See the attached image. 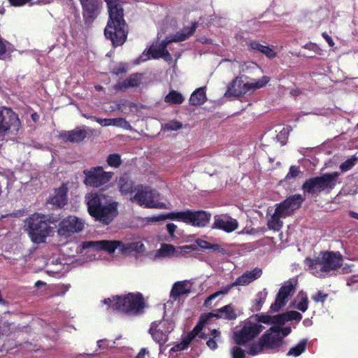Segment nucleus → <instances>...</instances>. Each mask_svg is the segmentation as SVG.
<instances>
[{
	"label": "nucleus",
	"mask_w": 358,
	"mask_h": 358,
	"mask_svg": "<svg viewBox=\"0 0 358 358\" xmlns=\"http://www.w3.org/2000/svg\"><path fill=\"white\" fill-rule=\"evenodd\" d=\"M83 174L84 183L87 186L99 187L110 180L113 173L103 171L101 166H96L84 170Z\"/></svg>",
	"instance_id": "2eb2a0df"
},
{
	"label": "nucleus",
	"mask_w": 358,
	"mask_h": 358,
	"mask_svg": "<svg viewBox=\"0 0 358 358\" xmlns=\"http://www.w3.org/2000/svg\"><path fill=\"white\" fill-rule=\"evenodd\" d=\"M304 200L301 194H294L284 201L276 204L275 212L267 221V226L269 229L278 231L283 226L282 218H285L292 214L299 208Z\"/></svg>",
	"instance_id": "1a4fd4ad"
},
{
	"label": "nucleus",
	"mask_w": 358,
	"mask_h": 358,
	"mask_svg": "<svg viewBox=\"0 0 358 358\" xmlns=\"http://www.w3.org/2000/svg\"><path fill=\"white\" fill-rule=\"evenodd\" d=\"M107 163L110 166L117 168L121 164L120 156L118 154H112L108 157Z\"/></svg>",
	"instance_id": "a18cd8bd"
},
{
	"label": "nucleus",
	"mask_w": 358,
	"mask_h": 358,
	"mask_svg": "<svg viewBox=\"0 0 358 358\" xmlns=\"http://www.w3.org/2000/svg\"><path fill=\"white\" fill-rule=\"evenodd\" d=\"M270 81L268 76H263L259 79H251L244 82L241 78L236 77L228 87L229 95L239 96L248 93H252L264 86Z\"/></svg>",
	"instance_id": "9b49d317"
},
{
	"label": "nucleus",
	"mask_w": 358,
	"mask_h": 358,
	"mask_svg": "<svg viewBox=\"0 0 358 358\" xmlns=\"http://www.w3.org/2000/svg\"><path fill=\"white\" fill-rule=\"evenodd\" d=\"M174 327L175 325L172 321L163 319L160 321L153 322L149 331L153 340L159 345H162L168 341L169 334Z\"/></svg>",
	"instance_id": "dca6fc26"
},
{
	"label": "nucleus",
	"mask_w": 358,
	"mask_h": 358,
	"mask_svg": "<svg viewBox=\"0 0 358 358\" xmlns=\"http://www.w3.org/2000/svg\"><path fill=\"white\" fill-rule=\"evenodd\" d=\"M88 130L87 127H77L71 131L64 132L62 136L67 141L78 143L86 138Z\"/></svg>",
	"instance_id": "b1692460"
},
{
	"label": "nucleus",
	"mask_w": 358,
	"mask_h": 358,
	"mask_svg": "<svg viewBox=\"0 0 358 358\" xmlns=\"http://www.w3.org/2000/svg\"><path fill=\"white\" fill-rule=\"evenodd\" d=\"M338 176V172H332L309 178L303 184L302 189L305 194L312 196H317L322 192L329 193L335 187Z\"/></svg>",
	"instance_id": "9d476101"
},
{
	"label": "nucleus",
	"mask_w": 358,
	"mask_h": 358,
	"mask_svg": "<svg viewBox=\"0 0 358 358\" xmlns=\"http://www.w3.org/2000/svg\"><path fill=\"white\" fill-rule=\"evenodd\" d=\"M236 286V285H234V282L227 285L224 287H222L219 291L213 293V294L210 295L204 301V306L206 307H208L210 306L211 302L213 299H216L220 295H226L227 294L229 291L232 289V287Z\"/></svg>",
	"instance_id": "72a5a7b5"
},
{
	"label": "nucleus",
	"mask_w": 358,
	"mask_h": 358,
	"mask_svg": "<svg viewBox=\"0 0 358 358\" xmlns=\"http://www.w3.org/2000/svg\"><path fill=\"white\" fill-rule=\"evenodd\" d=\"M109 13V20L104 34L114 46L122 45L127 37V24L123 18V8L119 0H105Z\"/></svg>",
	"instance_id": "f03ea898"
},
{
	"label": "nucleus",
	"mask_w": 358,
	"mask_h": 358,
	"mask_svg": "<svg viewBox=\"0 0 358 358\" xmlns=\"http://www.w3.org/2000/svg\"><path fill=\"white\" fill-rule=\"evenodd\" d=\"M278 317V315L269 316V315H256L255 316L251 317V318H256L257 321L259 322V324H261V323H264V324H274L275 325V324H279L278 322H277V321H278V320H277Z\"/></svg>",
	"instance_id": "4c0bfd02"
},
{
	"label": "nucleus",
	"mask_w": 358,
	"mask_h": 358,
	"mask_svg": "<svg viewBox=\"0 0 358 358\" xmlns=\"http://www.w3.org/2000/svg\"><path fill=\"white\" fill-rule=\"evenodd\" d=\"M282 324H275L274 327H278L280 331V337L281 339L283 340V338L289 335L291 332V328L286 327H281Z\"/></svg>",
	"instance_id": "4d7b16f0"
},
{
	"label": "nucleus",
	"mask_w": 358,
	"mask_h": 358,
	"mask_svg": "<svg viewBox=\"0 0 358 358\" xmlns=\"http://www.w3.org/2000/svg\"><path fill=\"white\" fill-rule=\"evenodd\" d=\"M262 274V269L255 268L252 271L244 273L234 282L236 286H245L258 279Z\"/></svg>",
	"instance_id": "a878e982"
},
{
	"label": "nucleus",
	"mask_w": 358,
	"mask_h": 358,
	"mask_svg": "<svg viewBox=\"0 0 358 358\" xmlns=\"http://www.w3.org/2000/svg\"><path fill=\"white\" fill-rule=\"evenodd\" d=\"M268 295V292L266 289H264L262 291L258 292L256 295L255 303L254 306V309L255 311L260 310L262 304L264 303L266 296Z\"/></svg>",
	"instance_id": "e433bc0d"
},
{
	"label": "nucleus",
	"mask_w": 358,
	"mask_h": 358,
	"mask_svg": "<svg viewBox=\"0 0 358 358\" xmlns=\"http://www.w3.org/2000/svg\"><path fill=\"white\" fill-rule=\"evenodd\" d=\"M264 349H265L264 345L261 342V338H259L258 343H253L248 350V354L255 356L263 352Z\"/></svg>",
	"instance_id": "a19ab883"
},
{
	"label": "nucleus",
	"mask_w": 358,
	"mask_h": 358,
	"mask_svg": "<svg viewBox=\"0 0 358 358\" xmlns=\"http://www.w3.org/2000/svg\"><path fill=\"white\" fill-rule=\"evenodd\" d=\"M327 296H328L327 294H324L322 292L319 291L312 296V299L315 302L323 303L327 299Z\"/></svg>",
	"instance_id": "6e6d98bb"
},
{
	"label": "nucleus",
	"mask_w": 358,
	"mask_h": 358,
	"mask_svg": "<svg viewBox=\"0 0 358 358\" xmlns=\"http://www.w3.org/2000/svg\"><path fill=\"white\" fill-rule=\"evenodd\" d=\"M58 220L59 217L52 215L39 213L31 215L25 220V227L31 241L37 244L45 242L47 237L52 231L50 224H55Z\"/></svg>",
	"instance_id": "39448f33"
},
{
	"label": "nucleus",
	"mask_w": 358,
	"mask_h": 358,
	"mask_svg": "<svg viewBox=\"0 0 358 358\" xmlns=\"http://www.w3.org/2000/svg\"><path fill=\"white\" fill-rule=\"evenodd\" d=\"M177 228V226L173 223H169L166 225V229L171 236H173L174 232Z\"/></svg>",
	"instance_id": "e2e57ef3"
},
{
	"label": "nucleus",
	"mask_w": 358,
	"mask_h": 358,
	"mask_svg": "<svg viewBox=\"0 0 358 358\" xmlns=\"http://www.w3.org/2000/svg\"><path fill=\"white\" fill-rule=\"evenodd\" d=\"M238 227V221L227 214L215 215L211 228L222 230L226 233H231Z\"/></svg>",
	"instance_id": "aec40b11"
},
{
	"label": "nucleus",
	"mask_w": 358,
	"mask_h": 358,
	"mask_svg": "<svg viewBox=\"0 0 358 358\" xmlns=\"http://www.w3.org/2000/svg\"><path fill=\"white\" fill-rule=\"evenodd\" d=\"M83 8V15L93 20L98 15L99 3L98 0H80Z\"/></svg>",
	"instance_id": "393cba45"
},
{
	"label": "nucleus",
	"mask_w": 358,
	"mask_h": 358,
	"mask_svg": "<svg viewBox=\"0 0 358 358\" xmlns=\"http://www.w3.org/2000/svg\"><path fill=\"white\" fill-rule=\"evenodd\" d=\"M197 22H194L192 24L191 27H184L182 31L177 32L173 36L167 37L159 44L151 45L147 52L144 51L142 55L136 59L135 64H139L141 62H145L150 58H162L166 62H171L172 61V57L166 49L168 45L171 42H180L186 40L195 32Z\"/></svg>",
	"instance_id": "7ed1b4c3"
},
{
	"label": "nucleus",
	"mask_w": 358,
	"mask_h": 358,
	"mask_svg": "<svg viewBox=\"0 0 358 358\" xmlns=\"http://www.w3.org/2000/svg\"><path fill=\"white\" fill-rule=\"evenodd\" d=\"M176 255L174 246L170 244L164 243L161 248L156 250L153 259L157 260L162 258L173 257Z\"/></svg>",
	"instance_id": "c85d7f7f"
},
{
	"label": "nucleus",
	"mask_w": 358,
	"mask_h": 358,
	"mask_svg": "<svg viewBox=\"0 0 358 358\" xmlns=\"http://www.w3.org/2000/svg\"><path fill=\"white\" fill-rule=\"evenodd\" d=\"M166 219L182 222L193 227L203 228L210 224L211 213L203 210H187L184 211L171 212L149 218L152 222H158Z\"/></svg>",
	"instance_id": "0eeeda50"
},
{
	"label": "nucleus",
	"mask_w": 358,
	"mask_h": 358,
	"mask_svg": "<svg viewBox=\"0 0 358 358\" xmlns=\"http://www.w3.org/2000/svg\"><path fill=\"white\" fill-rule=\"evenodd\" d=\"M358 158L356 156H352L345 160L340 165V169L343 172H346L350 170L357 162Z\"/></svg>",
	"instance_id": "58836bf2"
},
{
	"label": "nucleus",
	"mask_w": 358,
	"mask_h": 358,
	"mask_svg": "<svg viewBox=\"0 0 358 358\" xmlns=\"http://www.w3.org/2000/svg\"><path fill=\"white\" fill-rule=\"evenodd\" d=\"M85 222L83 219L73 215L64 218L59 224L58 234L60 236L69 237L84 229Z\"/></svg>",
	"instance_id": "a211bd4d"
},
{
	"label": "nucleus",
	"mask_w": 358,
	"mask_h": 358,
	"mask_svg": "<svg viewBox=\"0 0 358 358\" xmlns=\"http://www.w3.org/2000/svg\"><path fill=\"white\" fill-rule=\"evenodd\" d=\"M294 292V285L291 282H287L280 288L274 303L271 306V310L273 312L279 311L283 306H285L287 301H288V297L292 295Z\"/></svg>",
	"instance_id": "412c9836"
},
{
	"label": "nucleus",
	"mask_w": 358,
	"mask_h": 358,
	"mask_svg": "<svg viewBox=\"0 0 358 358\" xmlns=\"http://www.w3.org/2000/svg\"><path fill=\"white\" fill-rule=\"evenodd\" d=\"M46 285V284H45L44 282H42V281H41V280H38V281H37V282H36L35 286H36V287H39L40 286H44V285Z\"/></svg>",
	"instance_id": "774afa93"
},
{
	"label": "nucleus",
	"mask_w": 358,
	"mask_h": 358,
	"mask_svg": "<svg viewBox=\"0 0 358 358\" xmlns=\"http://www.w3.org/2000/svg\"><path fill=\"white\" fill-rule=\"evenodd\" d=\"M198 245L203 249H210L213 250H217L220 246L217 244H211L206 241L204 240H198L197 241Z\"/></svg>",
	"instance_id": "3c124183"
},
{
	"label": "nucleus",
	"mask_w": 358,
	"mask_h": 358,
	"mask_svg": "<svg viewBox=\"0 0 358 358\" xmlns=\"http://www.w3.org/2000/svg\"><path fill=\"white\" fill-rule=\"evenodd\" d=\"M260 338L265 349L271 350L278 351L284 344V341L280 337V331L278 327H271Z\"/></svg>",
	"instance_id": "6ab92c4d"
},
{
	"label": "nucleus",
	"mask_w": 358,
	"mask_h": 358,
	"mask_svg": "<svg viewBox=\"0 0 358 358\" xmlns=\"http://www.w3.org/2000/svg\"><path fill=\"white\" fill-rule=\"evenodd\" d=\"M85 201L90 215L105 224H108L117 215V202L110 196L90 192L85 195Z\"/></svg>",
	"instance_id": "f257e3e1"
},
{
	"label": "nucleus",
	"mask_w": 358,
	"mask_h": 358,
	"mask_svg": "<svg viewBox=\"0 0 358 358\" xmlns=\"http://www.w3.org/2000/svg\"><path fill=\"white\" fill-rule=\"evenodd\" d=\"M322 37L325 39V41L328 43L330 47H333L334 45V43L331 36H329L327 33H322Z\"/></svg>",
	"instance_id": "69168bd1"
},
{
	"label": "nucleus",
	"mask_w": 358,
	"mask_h": 358,
	"mask_svg": "<svg viewBox=\"0 0 358 358\" xmlns=\"http://www.w3.org/2000/svg\"><path fill=\"white\" fill-rule=\"evenodd\" d=\"M104 305L114 310L124 313L129 315H137L143 313L145 303L140 293H129L122 296H113L102 301Z\"/></svg>",
	"instance_id": "423d86ee"
},
{
	"label": "nucleus",
	"mask_w": 358,
	"mask_h": 358,
	"mask_svg": "<svg viewBox=\"0 0 358 358\" xmlns=\"http://www.w3.org/2000/svg\"><path fill=\"white\" fill-rule=\"evenodd\" d=\"M196 337L201 339H208V336L205 331H202L198 324L195 326V327L192 329L191 332H189L185 337L183 338L182 341L180 343L176 345L174 347L171 348V351H182L185 349H187L190 343L195 339Z\"/></svg>",
	"instance_id": "4be33fe9"
},
{
	"label": "nucleus",
	"mask_w": 358,
	"mask_h": 358,
	"mask_svg": "<svg viewBox=\"0 0 358 358\" xmlns=\"http://www.w3.org/2000/svg\"><path fill=\"white\" fill-rule=\"evenodd\" d=\"M190 292L189 287L185 282H177L173 286L171 292V297L176 299L178 297L187 294Z\"/></svg>",
	"instance_id": "c756f323"
},
{
	"label": "nucleus",
	"mask_w": 358,
	"mask_h": 358,
	"mask_svg": "<svg viewBox=\"0 0 358 358\" xmlns=\"http://www.w3.org/2000/svg\"><path fill=\"white\" fill-rule=\"evenodd\" d=\"M13 50L12 45L0 37V57Z\"/></svg>",
	"instance_id": "c03bdc74"
},
{
	"label": "nucleus",
	"mask_w": 358,
	"mask_h": 358,
	"mask_svg": "<svg viewBox=\"0 0 358 358\" xmlns=\"http://www.w3.org/2000/svg\"><path fill=\"white\" fill-rule=\"evenodd\" d=\"M10 3L14 6H21L26 3H30L31 0H8Z\"/></svg>",
	"instance_id": "052dcab7"
},
{
	"label": "nucleus",
	"mask_w": 358,
	"mask_h": 358,
	"mask_svg": "<svg viewBox=\"0 0 358 358\" xmlns=\"http://www.w3.org/2000/svg\"><path fill=\"white\" fill-rule=\"evenodd\" d=\"M239 345H235L231 348V355L232 358H245V352Z\"/></svg>",
	"instance_id": "de8ad7c7"
},
{
	"label": "nucleus",
	"mask_w": 358,
	"mask_h": 358,
	"mask_svg": "<svg viewBox=\"0 0 358 358\" xmlns=\"http://www.w3.org/2000/svg\"><path fill=\"white\" fill-rule=\"evenodd\" d=\"M206 100L205 87H199L191 94L189 103L193 106H199L204 103Z\"/></svg>",
	"instance_id": "7c9ffc66"
},
{
	"label": "nucleus",
	"mask_w": 358,
	"mask_h": 358,
	"mask_svg": "<svg viewBox=\"0 0 358 358\" xmlns=\"http://www.w3.org/2000/svg\"><path fill=\"white\" fill-rule=\"evenodd\" d=\"M221 341L220 332L217 329L210 331V338L206 341L207 346L213 350L217 348V343Z\"/></svg>",
	"instance_id": "c9c22d12"
},
{
	"label": "nucleus",
	"mask_w": 358,
	"mask_h": 358,
	"mask_svg": "<svg viewBox=\"0 0 358 358\" xmlns=\"http://www.w3.org/2000/svg\"><path fill=\"white\" fill-rule=\"evenodd\" d=\"M256 66H257V64H256V63H254V62L245 63L244 64L242 65L241 70H242V71L245 72V71H246L247 69H253V68H255Z\"/></svg>",
	"instance_id": "0e129e2a"
},
{
	"label": "nucleus",
	"mask_w": 358,
	"mask_h": 358,
	"mask_svg": "<svg viewBox=\"0 0 358 358\" xmlns=\"http://www.w3.org/2000/svg\"><path fill=\"white\" fill-rule=\"evenodd\" d=\"M308 342V338L301 340L296 345L289 349L287 355L288 357H299L306 350Z\"/></svg>",
	"instance_id": "2f4dec72"
},
{
	"label": "nucleus",
	"mask_w": 358,
	"mask_h": 358,
	"mask_svg": "<svg viewBox=\"0 0 358 358\" xmlns=\"http://www.w3.org/2000/svg\"><path fill=\"white\" fill-rule=\"evenodd\" d=\"M212 317L227 320H234L237 317V314L234 306L232 304H228L220 308L215 310L214 312L201 315L197 324L202 331H204L205 325Z\"/></svg>",
	"instance_id": "f3484780"
},
{
	"label": "nucleus",
	"mask_w": 358,
	"mask_h": 358,
	"mask_svg": "<svg viewBox=\"0 0 358 358\" xmlns=\"http://www.w3.org/2000/svg\"><path fill=\"white\" fill-rule=\"evenodd\" d=\"M83 250H88L87 252L90 253L91 257L90 260L95 259V255L94 252L104 250L109 254H112L115 252L117 248H120V250H127L129 252H143L144 251V245L141 241H135L128 243L126 245H122V242L119 241H110V240H101L96 241H84L82 243Z\"/></svg>",
	"instance_id": "6e6552de"
},
{
	"label": "nucleus",
	"mask_w": 358,
	"mask_h": 358,
	"mask_svg": "<svg viewBox=\"0 0 358 358\" xmlns=\"http://www.w3.org/2000/svg\"><path fill=\"white\" fill-rule=\"evenodd\" d=\"M302 319V315L301 313H299L297 311L295 310H291L287 312L285 314H281L278 315V317H277V321L279 324H284V323L287 321H300Z\"/></svg>",
	"instance_id": "473e14b6"
},
{
	"label": "nucleus",
	"mask_w": 358,
	"mask_h": 358,
	"mask_svg": "<svg viewBox=\"0 0 358 358\" xmlns=\"http://www.w3.org/2000/svg\"><path fill=\"white\" fill-rule=\"evenodd\" d=\"M298 298L300 299V301L297 303L296 308L302 312L306 311L308 307L307 295L304 293H301L299 294Z\"/></svg>",
	"instance_id": "ea45409f"
},
{
	"label": "nucleus",
	"mask_w": 358,
	"mask_h": 358,
	"mask_svg": "<svg viewBox=\"0 0 358 358\" xmlns=\"http://www.w3.org/2000/svg\"><path fill=\"white\" fill-rule=\"evenodd\" d=\"M303 48L306 50H309L310 51L314 52L315 53H318L320 51L319 47L313 43H309L303 46Z\"/></svg>",
	"instance_id": "bf43d9fd"
},
{
	"label": "nucleus",
	"mask_w": 358,
	"mask_h": 358,
	"mask_svg": "<svg viewBox=\"0 0 358 358\" xmlns=\"http://www.w3.org/2000/svg\"><path fill=\"white\" fill-rule=\"evenodd\" d=\"M300 174H301V172L298 166H291L289 172L287 173L285 178V180L289 181L292 179H295L296 178L299 176Z\"/></svg>",
	"instance_id": "37998d69"
},
{
	"label": "nucleus",
	"mask_w": 358,
	"mask_h": 358,
	"mask_svg": "<svg viewBox=\"0 0 358 358\" xmlns=\"http://www.w3.org/2000/svg\"><path fill=\"white\" fill-rule=\"evenodd\" d=\"M18 116L11 109L0 108V141L4 140L6 133L16 134L20 129Z\"/></svg>",
	"instance_id": "f8f14e48"
},
{
	"label": "nucleus",
	"mask_w": 358,
	"mask_h": 358,
	"mask_svg": "<svg viewBox=\"0 0 358 358\" xmlns=\"http://www.w3.org/2000/svg\"><path fill=\"white\" fill-rule=\"evenodd\" d=\"M135 194L131 197V201L145 208H162V203L157 201L158 192L148 187L137 185Z\"/></svg>",
	"instance_id": "ddd939ff"
},
{
	"label": "nucleus",
	"mask_w": 358,
	"mask_h": 358,
	"mask_svg": "<svg viewBox=\"0 0 358 358\" xmlns=\"http://www.w3.org/2000/svg\"><path fill=\"white\" fill-rule=\"evenodd\" d=\"M263 328L256 318L250 317L245 321L242 329L234 334V341L237 345L245 344L258 336Z\"/></svg>",
	"instance_id": "4468645a"
},
{
	"label": "nucleus",
	"mask_w": 358,
	"mask_h": 358,
	"mask_svg": "<svg viewBox=\"0 0 358 358\" xmlns=\"http://www.w3.org/2000/svg\"><path fill=\"white\" fill-rule=\"evenodd\" d=\"M114 344V341L112 343H110V341H109L107 339H101L97 341V346L99 349L101 350L106 349L108 348H113Z\"/></svg>",
	"instance_id": "5fc2aeb1"
},
{
	"label": "nucleus",
	"mask_w": 358,
	"mask_h": 358,
	"mask_svg": "<svg viewBox=\"0 0 358 358\" xmlns=\"http://www.w3.org/2000/svg\"><path fill=\"white\" fill-rule=\"evenodd\" d=\"M246 45L251 50L257 52H261L268 59H273L276 57V52L269 46L261 44L257 40H249L246 42Z\"/></svg>",
	"instance_id": "bb28decb"
},
{
	"label": "nucleus",
	"mask_w": 358,
	"mask_h": 358,
	"mask_svg": "<svg viewBox=\"0 0 358 358\" xmlns=\"http://www.w3.org/2000/svg\"><path fill=\"white\" fill-rule=\"evenodd\" d=\"M110 126H115L127 129L130 125L129 122L122 117L110 118Z\"/></svg>",
	"instance_id": "79ce46f5"
},
{
	"label": "nucleus",
	"mask_w": 358,
	"mask_h": 358,
	"mask_svg": "<svg viewBox=\"0 0 358 358\" xmlns=\"http://www.w3.org/2000/svg\"><path fill=\"white\" fill-rule=\"evenodd\" d=\"M118 186L122 194L130 196V198L133 197L132 194L136 192V188H137V185H135L127 176H123L120 178Z\"/></svg>",
	"instance_id": "cd10ccee"
},
{
	"label": "nucleus",
	"mask_w": 358,
	"mask_h": 358,
	"mask_svg": "<svg viewBox=\"0 0 358 358\" xmlns=\"http://www.w3.org/2000/svg\"><path fill=\"white\" fill-rule=\"evenodd\" d=\"M183 101L184 97L182 94L176 90H171L164 99V101L169 104H180Z\"/></svg>",
	"instance_id": "f704fd0d"
},
{
	"label": "nucleus",
	"mask_w": 358,
	"mask_h": 358,
	"mask_svg": "<svg viewBox=\"0 0 358 358\" xmlns=\"http://www.w3.org/2000/svg\"><path fill=\"white\" fill-rule=\"evenodd\" d=\"M112 73L119 76L127 72V65L124 63H119L111 71Z\"/></svg>",
	"instance_id": "864d4df0"
},
{
	"label": "nucleus",
	"mask_w": 358,
	"mask_h": 358,
	"mask_svg": "<svg viewBox=\"0 0 358 358\" xmlns=\"http://www.w3.org/2000/svg\"><path fill=\"white\" fill-rule=\"evenodd\" d=\"M343 257L339 252H320L314 259L306 258L305 264L311 273L317 278H327L342 265Z\"/></svg>",
	"instance_id": "20e7f679"
},
{
	"label": "nucleus",
	"mask_w": 358,
	"mask_h": 358,
	"mask_svg": "<svg viewBox=\"0 0 358 358\" xmlns=\"http://www.w3.org/2000/svg\"><path fill=\"white\" fill-rule=\"evenodd\" d=\"M92 119L97 122L102 127L110 126V118H100L96 117H92Z\"/></svg>",
	"instance_id": "13d9d810"
},
{
	"label": "nucleus",
	"mask_w": 358,
	"mask_h": 358,
	"mask_svg": "<svg viewBox=\"0 0 358 358\" xmlns=\"http://www.w3.org/2000/svg\"><path fill=\"white\" fill-rule=\"evenodd\" d=\"M182 124L178 121H170L163 125V128L168 131H177L181 129Z\"/></svg>",
	"instance_id": "09e8293b"
},
{
	"label": "nucleus",
	"mask_w": 358,
	"mask_h": 358,
	"mask_svg": "<svg viewBox=\"0 0 358 358\" xmlns=\"http://www.w3.org/2000/svg\"><path fill=\"white\" fill-rule=\"evenodd\" d=\"M289 131L287 129L283 128L278 134L276 135L275 138L281 145H284L287 140Z\"/></svg>",
	"instance_id": "8fccbe9b"
},
{
	"label": "nucleus",
	"mask_w": 358,
	"mask_h": 358,
	"mask_svg": "<svg viewBox=\"0 0 358 358\" xmlns=\"http://www.w3.org/2000/svg\"><path fill=\"white\" fill-rule=\"evenodd\" d=\"M70 288V285H59L57 286L59 292L57 294L64 295Z\"/></svg>",
	"instance_id": "680f3d73"
},
{
	"label": "nucleus",
	"mask_w": 358,
	"mask_h": 358,
	"mask_svg": "<svg viewBox=\"0 0 358 358\" xmlns=\"http://www.w3.org/2000/svg\"><path fill=\"white\" fill-rule=\"evenodd\" d=\"M128 79L126 78L122 81H119L117 84H115L113 87L117 92H124L127 88L131 87L129 83H127Z\"/></svg>",
	"instance_id": "603ef678"
},
{
	"label": "nucleus",
	"mask_w": 358,
	"mask_h": 358,
	"mask_svg": "<svg viewBox=\"0 0 358 358\" xmlns=\"http://www.w3.org/2000/svg\"><path fill=\"white\" fill-rule=\"evenodd\" d=\"M349 215L351 217L358 220V213L354 211H350Z\"/></svg>",
	"instance_id": "338daca9"
},
{
	"label": "nucleus",
	"mask_w": 358,
	"mask_h": 358,
	"mask_svg": "<svg viewBox=\"0 0 358 358\" xmlns=\"http://www.w3.org/2000/svg\"><path fill=\"white\" fill-rule=\"evenodd\" d=\"M127 83L131 87H135L140 85L141 80V75L139 73H133L127 78Z\"/></svg>",
	"instance_id": "49530a36"
},
{
	"label": "nucleus",
	"mask_w": 358,
	"mask_h": 358,
	"mask_svg": "<svg viewBox=\"0 0 358 358\" xmlns=\"http://www.w3.org/2000/svg\"><path fill=\"white\" fill-rule=\"evenodd\" d=\"M68 188L65 184L56 189L52 196L50 197L48 202L57 208H62L67 203Z\"/></svg>",
	"instance_id": "5701e85b"
}]
</instances>
